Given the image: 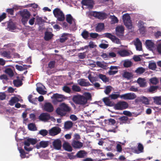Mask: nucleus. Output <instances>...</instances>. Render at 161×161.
I'll return each instance as SVG.
<instances>
[{
  "label": "nucleus",
  "mask_w": 161,
  "mask_h": 161,
  "mask_svg": "<svg viewBox=\"0 0 161 161\" xmlns=\"http://www.w3.org/2000/svg\"><path fill=\"white\" fill-rule=\"evenodd\" d=\"M71 110V108L68 105L63 103L60 105L59 107L57 108L56 112L58 115L63 116L66 114V112H69Z\"/></svg>",
  "instance_id": "f257e3e1"
},
{
  "label": "nucleus",
  "mask_w": 161,
  "mask_h": 161,
  "mask_svg": "<svg viewBox=\"0 0 161 161\" xmlns=\"http://www.w3.org/2000/svg\"><path fill=\"white\" fill-rule=\"evenodd\" d=\"M72 100L76 104L85 105L86 103V100L83 95H74L72 97Z\"/></svg>",
  "instance_id": "f03ea898"
},
{
  "label": "nucleus",
  "mask_w": 161,
  "mask_h": 161,
  "mask_svg": "<svg viewBox=\"0 0 161 161\" xmlns=\"http://www.w3.org/2000/svg\"><path fill=\"white\" fill-rule=\"evenodd\" d=\"M19 14L21 17V21L22 23L25 25L26 24L30 18L31 14L26 9H24L19 11Z\"/></svg>",
  "instance_id": "7ed1b4c3"
},
{
  "label": "nucleus",
  "mask_w": 161,
  "mask_h": 161,
  "mask_svg": "<svg viewBox=\"0 0 161 161\" xmlns=\"http://www.w3.org/2000/svg\"><path fill=\"white\" fill-rule=\"evenodd\" d=\"M53 13L58 21H63L65 19L64 15L60 8H55L53 10Z\"/></svg>",
  "instance_id": "20e7f679"
},
{
  "label": "nucleus",
  "mask_w": 161,
  "mask_h": 161,
  "mask_svg": "<svg viewBox=\"0 0 161 161\" xmlns=\"http://www.w3.org/2000/svg\"><path fill=\"white\" fill-rule=\"evenodd\" d=\"M122 19L124 25L128 29H131L132 28V22L130 20V15L128 14H126L123 15Z\"/></svg>",
  "instance_id": "39448f33"
},
{
  "label": "nucleus",
  "mask_w": 161,
  "mask_h": 161,
  "mask_svg": "<svg viewBox=\"0 0 161 161\" xmlns=\"http://www.w3.org/2000/svg\"><path fill=\"white\" fill-rule=\"evenodd\" d=\"M128 107V103L125 101H119L114 106L116 109L120 110L125 109Z\"/></svg>",
  "instance_id": "423d86ee"
},
{
  "label": "nucleus",
  "mask_w": 161,
  "mask_h": 161,
  "mask_svg": "<svg viewBox=\"0 0 161 161\" xmlns=\"http://www.w3.org/2000/svg\"><path fill=\"white\" fill-rule=\"evenodd\" d=\"M92 15L100 19H104L107 18V15L105 13L93 11L90 13Z\"/></svg>",
  "instance_id": "0eeeda50"
},
{
  "label": "nucleus",
  "mask_w": 161,
  "mask_h": 161,
  "mask_svg": "<svg viewBox=\"0 0 161 161\" xmlns=\"http://www.w3.org/2000/svg\"><path fill=\"white\" fill-rule=\"evenodd\" d=\"M61 131L60 128L58 126H55L49 130V134L51 136H54L60 133Z\"/></svg>",
  "instance_id": "6e6552de"
},
{
  "label": "nucleus",
  "mask_w": 161,
  "mask_h": 161,
  "mask_svg": "<svg viewBox=\"0 0 161 161\" xmlns=\"http://www.w3.org/2000/svg\"><path fill=\"white\" fill-rule=\"evenodd\" d=\"M136 97V95L134 93H127L120 95V97L124 100H133Z\"/></svg>",
  "instance_id": "1a4fd4ad"
},
{
  "label": "nucleus",
  "mask_w": 161,
  "mask_h": 161,
  "mask_svg": "<svg viewBox=\"0 0 161 161\" xmlns=\"http://www.w3.org/2000/svg\"><path fill=\"white\" fill-rule=\"evenodd\" d=\"M116 34L119 38H121L124 36V29L122 26H118L116 27Z\"/></svg>",
  "instance_id": "9d476101"
},
{
  "label": "nucleus",
  "mask_w": 161,
  "mask_h": 161,
  "mask_svg": "<svg viewBox=\"0 0 161 161\" xmlns=\"http://www.w3.org/2000/svg\"><path fill=\"white\" fill-rule=\"evenodd\" d=\"M135 102L140 103H141L146 105L149 104V100L147 97L144 96L138 97L135 100Z\"/></svg>",
  "instance_id": "9b49d317"
},
{
  "label": "nucleus",
  "mask_w": 161,
  "mask_h": 161,
  "mask_svg": "<svg viewBox=\"0 0 161 161\" xmlns=\"http://www.w3.org/2000/svg\"><path fill=\"white\" fill-rule=\"evenodd\" d=\"M51 98L54 99L56 101L58 102H62L64 101V99L65 98V97L63 95L56 93L54 94Z\"/></svg>",
  "instance_id": "f8f14e48"
},
{
  "label": "nucleus",
  "mask_w": 161,
  "mask_h": 161,
  "mask_svg": "<svg viewBox=\"0 0 161 161\" xmlns=\"http://www.w3.org/2000/svg\"><path fill=\"white\" fill-rule=\"evenodd\" d=\"M78 84L81 86L87 87L91 85V84L86 80L84 79H80L77 81Z\"/></svg>",
  "instance_id": "ddd939ff"
},
{
  "label": "nucleus",
  "mask_w": 161,
  "mask_h": 161,
  "mask_svg": "<svg viewBox=\"0 0 161 161\" xmlns=\"http://www.w3.org/2000/svg\"><path fill=\"white\" fill-rule=\"evenodd\" d=\"M117 53L120 56L122 57L129 56L132 54L131 51L125 49L118 51Z\"/></svg>",
  "instance_id": "4468645a"
},
{
  "label": "nucleus",
  "mask_w": 161,
  "mask_h": 161,
  "mask_svg": "<svg viewBox=\"0 0 161 161\" xmlns=\"http://www.w3.org/2000/svg\"><path fill=\"white\" fill-rule=\"evenodd\" d=\"M61 142L59 139L54 140L53 142V145L54 149L57 150H60L61 147Z\"/></svg>",
  "instance_id": "2eb2a0df"
},
{
  "label": "nucleus",
  "mask_w": 161,
  "mask_h": 161,
  "mask_svg": "<svg viewBox=\"0 0 161 161\" xmlns=\"http://www.w3.org/2000/svg\"><path fill=\"white\" fill-rule=\"evenodd\" d=\"M81 3L83 5L87 6L90 9H92L93 7L92 0H82Z\"/></svg>",
  "instance_id": "dca6fc26"
},
{
  "label": "nucleus",
  "mask_w": 161,
  "mask_h": 161,
  "mask_svg": "<svg viewBox=\"0 0 161 161\" xmlns=\"http://www.w3.org/2000/svg\"><path fill=\"white\" fill-rule=\"evenodd\" d=\"M105 126H112L114 125L116 121L114 119L109 118L107 119H105L104 121Z\"/></svg>",
  "instance_id": "f3484780"
},
{
  "label": "nucleus",
  "mask_w": 161,
  "mask_h": 161,
  "mask_svg": "<svg viewBox=\"0 0 161 161\" xmlns=\"http://www.w3.org/2000/svg\"><path fill=\"white\" fill-rule=\"evenodd\" d=\"M53 35L51 32L47 31L45 32L44 39L46 41H48L52 38Z\"/></svg>",
  "instance_id": "a211bd4d"
},
{
  "label": "nucleus",
  "mask_w": 161,
  "mask_h": 161,
  "mask_svg": "<svg viewBox=\"0 0 161 161\" xmlns=\"http://www.w3.org/2000/svg\"><path fill=\"white\" fill-rule=\"evenodd\" d=\"M44 108L46 111L49 112H52L53 110V105L49 103H46L45 104Z\"/></svg>",
  "instance_id": "6ab92c4d"
},
{
  "label": "nucleus",
  "mask_w": 161,
  "mask_h": 161,
  "mask_svg": "<svg viewBox=\"0 0 161 161\" xmlns=\"http://www.w3.org/2000/svg\"><path fill=\"white\" fill-rule=\"evenodd\" d=\"M33 95L31 94L29 95L28 97V100L30 103L35 104L37 102V99L39 102H40V96H39L38 98L35 97L34 98H33Z\"/></svg>",
  "instance_id": "aec40b11"
},
{
  "label": "nucleus",
  "mask_w": 161,
  "mask_h": 161,
  "mask_svg": "<svg viewBox=\"0 0 161 161\" xmlns=\"http://www.w3.org/2000/svg\"><path fill=\"white\" fill-rule=\"evenodd\" d=\"M72 145L74 148H80L83 146V144L82 142L74 140L73 141Z\"/></svg>",
  "instance_id": "412c9836"
},
{
  "label": "nucleus",
  "mask_w": 161,
  "mask_h": 161,
  "mask_svg": "<svg viewBox=\"0 0 161 161\" xmlns=\"http://www.w3.org/2000/svg\"><path fill=\"white\" fill-rule=\"evenodd\" d=\"M87 154V153L84 150H80L78 151L75 157L76 158H84L85 157Z\"/></svg>",
  "instance_id": "4be33fe9"
},
{
  "label": "nucleus",
  "mask_w": 161,
  "mask_h": 161,
  "mask_svg": "<svg viewBox=\"0 0 161 161\" xmlns=\"http://www.w3.org/2000/svg\"><path fill=\"white\" fill-rule=\"evenodd\" d=\"M134 45L136 47L137 50L140 51L142 50V42L138 38H136V42L134 43Z\"/></svg>",
  "instance_id": "5701e85b"
},
{
  "label": "nucleus",
  "mask_w": 161,
  "mask_h": 161,
  "mask_svg": "<svg viewBox=\"0 0 161 161\" xmlns=\"http://www.w3.org/2000/svg\"><path fill=\"white\" fill-rule=\"evenodd\" d=\"M24 144L25 145L24 147V148L26 151L29 152L32 150L33 149L32 148L27 147V146H29L30 145V142L28 141V138L24 141Z\"/></svg>",
  "instance_id": "b1692460"
},
{
  "label": "nucleus",
  "mask_w": 161,
  "mask_h": 161,
  "mask_svg": "<svg viewBox=\"0 0 161 161\" xmlns=\"http://www.w3.org/2000/svg\"><path fill=\"white\" fill-rule=\"evenodd\" d=\"M63 147L64 149L68 151L71 152L72 150V148L69 144L66 142H65L63 144Z\"/></svg>",
  "instance_id": "393cba45"
},
{
  "label": "nucleus",
  "mask_w": 161,
  "mask_h": 161,
  "mask_svg": "<svg viewBox=\"0 0 161 161\" xmlns=\"http://www.w3.org/2000/svg\"><path fill=\"white\" fill-rule=\"evenodd\" d=\"M103 101L106 105L108 106H112L113 105V103L110 101L108 97H105L103 99Z\"/></svg>",
  "instance_id": "a878e982"
},
{
  "label": "nucleus",
  "mask_w": 161,
  "mask_h": 161,
  "mask_svg": "<svg viewBox=\"0 0 161 161\" xmlns=\"http://www.w3.org/2000/svg\"><path fill=\"white\" fill-rule=\"evenodd\" d=\"M50 118V115L47 113L41 114V120L46 121Z\"/></svg>",
  "instance_id": "bb28decb"
},
{
  "label": "nucleus",
  "mask_w": 161,
  "mask_h": 161,
  "mask_svg": "<svg viewBox=\"0 0 161 161\" xmlns=\"http://www.w3.org/2000/svg\"><path fill=\"white\" fill-rule=\"evenodd\" d=\"M104 25L103 23H99L96 27V31L97 32H100L104 29Z\"/></svg>",
  "instance_id": "cd10ccee"
},
{
  "label": "nucleus",
  "mask_w": 161,
  "mask_h": 161,
  "mask_svg": "<svg viewBox=\"0 0 161 161\" xmlns=\"http://www.w3.org/2000/svg\"><path fill=\"white\" fill-rule=\"evenodd\" d=\"M123 76L127 79V80H130L133 77L132 74L129 72H125L123 74Z\"/></svg>",
  "instance_id": "c85d7f7f"
},
{
  "label": "nucleus",
  "mask_w": 161,
  "mask_h": 161,
  "mask_svg": "<svg viewBox=\"0 0 161 161\" xmlns=\"http://www.w3.org/2000/svg\"><path fill=\"white\" fill-rule=\"evenodd\" d=\"M66 21L69 24H71L72 22H75V19L73 18L71 15L70 14H68L66 15Z\"/></svg>",
  "instance_id": "c756f323"
},
{
  "label": "nucleus",
  "mask_w": 161,
  "mask_h": 161,
  "mask_svg": "<svg viewBox=\"0 0 161 161\" xmlns=\"http://www.w3.org/2000/svg\"><path fill=\"white\" fill-rule=\"evenodd\" d=\"M154 103L158 105H161V97L156 96L153 97Z\"/></svg>",
  "instance_id": "7c9ffc66"
},
{
  "label": "nucleus",
  "mask_w": 161,
  "mask_h": 161,
  "mask_svg": "<svg viewBox=\"0 0 161 161\" xmlns=\"http://www.w3.org/2000/svg\"><path fill=\"white\" fill-rule=\"evenodd\" d=\"M13 83L14 86L16 87H19L23 84L22 80L19 79L14 80L13 81Z\"/></svg>",
  "instance_id": "2f4dec72"
},
{
  "label": "nucleus",
  "mask_w": 161,
  "mask_h": 161,
  "mask_svg": "<svg viewBox=\"0 0 161 161\" xmlns=\"http://www.w3.org/2000/svg\"><path fill=\"white\" fill-rule=\"evenodd\" d=\"M98 76L99 78L105 83L108 82L109 81L108 78L105 75L101 74L99 75Z\"/></svg>",
  "instance_id": "473e14b6"
},
{
  "label": "nucleus",
  "mask_w": 161,
  "mask_h": 161,
  "mask_svg": "<svg viewBox=\"0 0 161 161\" xmlns=\"http://www.w3.org/2000/svg\"><path fill=\"white\" fill-rule=\"evenodd\" d=\"M137 83L141 87H145L146 86V83L143 79L139 78L137 80Z\"/></svg>",
  "instance_id": "72a5a7b5"
},
{
  "label": "nucleus",
  "mask_w": 161,
  "mask_h": 161,
  "mask_svg": "<svg viewBox=\"0 0 161 161\" xmlns=\"http://www.w3.org/2000/svg\"><path fill=\"white\" fill-rule=\"evenodd\" d=\"M73 125V123L71 121H67L64 123V127L65 129H69L71 128Z\"/></svg>",
  "instance_id": "f704fd0d"
},
{
  "label": "nucleus",
  "mask_w": 161,
  "mask_h": 161,
  "mask_svg": "<svg viewBox=\"0 0 161 161\" xmlns=\"http://www.w3.org/2000/svg\"><path fill=\"white\" fill-rule=\"evenodd\" d=\"M7 28L9 29V30H14L16 29L15 25L12 21L9 22L8 23Z\"/></svg>",
  "instance_id": "c9c22d12"
},
{
  "label": "nucleus",
  "mask_w": 161,
  "mask_h": 161,
  "mask_svg": "<svg viewBox=\"0 0 161 161\" xmlns=\"http://www.w3.org/2000/svg\"><path fill=\"white\" fill-rule=\"evenodd\" d=\"M19 101V99L17 97H12L9 101V104L11 106H13L16 103Z\"/></svg>",
  "instance_id": "e433bc0d"
},
{
  "label": "nucleus",
  "mask_w": 161,
  "mask_h": 161,
  "mask_svg": "<svg viewBox=\"0 0 161 161\" xmlns=\"http://www.w3.org/2000/svg\"><path fill=\"white\" fill-rule=\"evenodd\" d=\"M68 38L67 36V34L64 33L61 36L59 39V41L61 43L64 42L68 39Z\"/></svg>",
  "instance_id": "4c0bfd02"
},
{
  "label": "nucleus",
  "mask_w": 161,
  "mask_h": 161,
  "mask_svg": "<svg viewBox=\"0 0 161 161\" xmlns=\"http://www.w3.org/2000/svg\"><path fill=\"white\" fill-rule=\"evenodd\" d=\"M148 67L149 69L152 70H155L157 68L156 63L154 62H150L149 64Z\"/></svg>",
  "instance_id": "58836bf2"
},
{
  "label": "nucleus",
  "mask_w": 161,
  "mask_h": 161,
  "mask_svg": "<svg viewBox=\"0 0 161 161\" xmlns=\"http://www.w3.org/2000/svg\"><path fill=\"white\" fill-rule=\"evenodd\" d=\"M81 35L84 39H87L89 37V33L88 31L86 30H84L81 33Z\"/></svg>",
  "instance_id": "ea45409f"
},
{
  "label": "nucleus",
  "mask_w": 161,
  "mask_h": 161,
  "mask_svg": "<svg viewBox=\"0 0 161 161\" xmlns=\"http://www.w3.org/2000/svg\"><path fill=\"white\" fill-rule=\"evenodd\" d=\"M72 89L73 91L75 92H80L81 91L80 87L76 85H74L72 86Z\"/></svg>",
  "instance_id": "a19ab883"
},
{
  "label": "nucleus",
  "mask_w": 161,
  "mask_h": 161,
  "mask_svg": "<svg viewBox=\"0 0 161 161\" xmlns=\"http://www.w3.org/2000/svg\"><path fill=\"white\" fill-rule=\"evenodd\" d=\"M5 72L10 77H13L14 76V73L12 69L10 68L6 69L5 70Z\"/></svg>",
  "instance_id": "79ce46f5"
},
{
  "label": "nucleus",
  "mask_w": 161,
  "mask_h": 161,
  "mask_svg": "<svg viewBox=\"0 0 161 161\" xmlns=\"http://www.w3.org/2000/svg\"><path fill=\"white\" fill-rule=\"evenodd\" d=\"M145 71V69L141 67H139L135 71V72L138 74H141Z\"/></svg>",
  "instance_id": "37998d69"
},
{
  "label": "nucleus",
  "mask_w": 161,
  "mask_h": 161,
  "mask_svg": "<svg viewBox=\"0 0 161 161\" xmlns=\"http://www.w3.org/2000/svg\"><path fill=\"white\" fill-rule=\"evenodd\" d=\"M158 88V86H150L148 89V91L150 92L153 93L154 92H156Z\"/></svg>",
  "instance_id": "c03bdc74"
},
{
  "label": "nucleus",
  "mask_w": 161,
  "mask_h": 161,
  "mask_svg": "<svg viewBox=\"0 0 161 161\" xmlns=\"http://www.w3.org/2000/svg\"><path fill=\"white\" fill-rule=\"evenodd\" d=\"M1 55L3 56L6 57L8 58H11L10 52L9 51H3Z\"/></svg>",
  "instance_id": "a18cd8bd"
},
{
  "label": "nucleus",
  "mask_w": 161,
  "mask_h": 161,
  "mask_svg": "<svg viewBox=\"0 0 161 161\" xmlns=\"http://www.w3.org/2000/svg\"><path fill=\"white\" fill-rule=\"evenodd\" d=\"M49 143L48 141H41V147L45 148L49 145Z\"/></svg>",
  "instance_id": "49530a36"
},
{
  "label": "nucleus",
  "mask_w": 161,
  "mask_h": 161,
  "mask_svg": "<svg viewBox=\"0 0 161 161\" xmlns=\"http://www.w3.org/2000/svg\"><path fill=\"white\" fill-rule=\"evenodd\" d=\"M146 44L148 48H152L153 46V43L150 40H146Z\"/></svg>",
  "instance_id": "de8ad7c7"
},
{
  "label": "nucleus",
  "mask_w": 161,
  "mask_h": 161,
  "mask_svg": "<svg viewBox=\"0 0 161 161\" xmlns=\"http://www.w3.org/2000/svg\"><path fill=\"white\" fill-rule=\"evenodd\" d=\"M28 128L30 130L34 131L36 130V127L34 124L30 123L28 125Z\"/></svg>",
  "instance_id": "09e8293b"
},
{
  "label": "nucleus",
  "mask_w": 161,
  "mask_h": 161,
  "mask_svg": "<svg viewBox=\"0 0 161 161\" xmlns=\"http://www.w3.org/2000/svg\"><path fill=\"white\" fill-rule=\"evenodd\" d=\"M112 87L111 86H107L105 89L104 91V92L106 94L108 95L111 92L112 90Z\"/></svg>",
  "instance_id": "8fccbe9b"
},
{
  "label": "nucleus",
  "mask_w": 161,
  "mask_h": 161,
  "mask_svg": "<svg viewBox=\"0 0 161 161\" xmlns=\"http://www.w3.org/2000/svg\"><path fill=\"white\" fill-rule=\"evenodd\" d=\"M119 120L120 121H121L122 123H125L127 121L128 118V117L126 116H123L119 118Z\"/></svg>",
  "instance_id": "3c124183"
},
{
  "label": "nucleus",
  "mask_w": 161,
  "mask_h": 161,
  "mask_svg": "<svg viewBox=\"0 0 161 161\" xmlns=\"http://www.w3.org/2000/svg\"><path fill=\"white\" fill-rule=\"evenodd\" d=\"M120 95L119 94H112L109 95V97L110 98L112 99H117L119 97H120Z\"/></svg>",
  "instance_id": "603ef678"
},
{
  "label": "nucleus",
  "mask_w": 161,
  "mask_h": 161,
  "mask_svg": "<svg viewBox=\"0 0 161 161\" xmlns=\"http://www.w3.org/2000/svg\"><path fill=\"white\" fill-rule=\"evenodd\" d=\"M150 83L153 85H156L158 82V79L156 77L151 78L150 80Z\"/></svg>",
  "instance_id": "864d4df0"
},
{
  "label": "nucleus",
  "mask_w": 161,
  "mask_h": 161,
  "mask_svg": "<svg viewBox=\"0 0 161 161\" xmlns=\"http://www.w3.org/2000/svg\"><path fill=\"white\" fill-rule=\"evenodd\" d=\"M19 152L20 153V156L22 158H24L26 156V153L24 149L22 148L19 149Z\"/></svg>",
  "instance_id": "5fc2aeb1"
},
{
  "label": "nucleus",
  "mask_w": 161,
  "mask_h": 161,
  "mask_svg": "<svg viewBox=\"0 0 161 161\" xmlns=\"http://www.w3.org/2000/svg\"><path fill=\"white\" fill-rule=\"evenodd\" d=\"M132 62L130 61H125L123 64L124 66L126 68H128L131 66Z\"/></svg>",
  "instance_id": "6e6d98bb"
},
{
  "label": "nucleus",
  "mask_w": 161,
  "mask_h": 161,
  "mask_svg": "<svg viewBox=\"0 0 161 161\" xmlns=\"http://www.w3.org/2000/svg\"><path fill=\"white\" fill-rule=\"evenodd\" d=\"M112 24H115L118 22V20L117 18L114 15L112 16L111 17Z\"/></svg>",
  "instance_id": "4d7b16f0"
},
{
  "label": "nucleus",
  "mask_w": 161,
  "mask_h": 161,
  "mask_svg": "<svg viewBox=\"0 0 161 161\" xmlns=\"http://www.w3.org/2000/svg\"><path fill=\"white\" fill-rule=\"evenodd\" d=\"M85 98L86 100V103L88 100H90L92 98V96L91 94L89 92H87L85 94Z\"/></svg>",
  "instance_id": "13d9d810"
},
{
  "label": "nucleus",
  "mask_w": 161,
  "mask_h": 161,
  "mask_svg": "<svg viewBox=\"0 0 161 161\" xmlns=\"http://www.w3.org/2000/svg\"><path fill=\"white\" fill-rule=\"evenodd\" d=\"M137 148L139 152V153L143 152L144 147L142 144L139 143L138 145Z\"/></svg>",
  "instance_id": "bf43d9fd"
},
{
  "label": "nucleus",
  "mask_w": 161,
  "mask_h": 161,
  "mask_svg": "<svg viewBox=\"0 0 161 161\" xmlns=\"http://www.w3.org/2000/svg\"><path fill=\"white\" fill-rule=\"evenodd\" d=\"M28 141L30 142V143L32 145H34L37 142V140L36 139L28 138Z\"/></svg>",
  "instance_id": "052dcab7"
},
{
  "label": "nucleus",
  "mask_w": 161,
  "mask_h": 161,
  "mask_svg": "<svg viewBox=\"0 0 161 161\" xmlns=\"http://www.w3.org/2000/svg\"><path fill=\"white\" fill-rule=\"evenodd\" d=\"M104 35L105 37H106L110 39L111 40L113 39V38L114 36L111 33H105L104 34Z\"/></svg>",
  "instance_id": "680f3d73"
},
{
  "label": "nucleus",
  "mask_w": 161,
  "mask_h": 161,
  "mask_svg": "<svg viewBox=\"0 0 161 161\" xmlns=\"http://www.w3.org/2000/svg\"><path fill=\"white\" fill-rule=\"evenodd\" d=\"M104 35L105 37H106L110 39L111 40L113 39V38L114 36L111 33H105L104 34Z\"/></svg>",
  "instance_id": "e2e57ef3"
},
{
  "label": "nucleus",
  "mask_w": 161,
  "mask_h": 161,
  "mask_svg": "<svg viewBox=\"0 0 161 161\" xmlns=\"http://www.w3.org/2000/svg\"><path fill=\"white\" fill-rule=\"evenodd\" d=\"M63 90L64 92L67 93H69L71 92L70 88L66 86H63Z\"/></svg>",
  "instance_id": "0e129e2a"
},
{
  "label": "nucleus",
  "mask_w": 161,
  "mask_h": 161,
  "mask_svg": "<svg viewBox=\"0 0 161 161\" xmlns=\"http://www.w3.org/2000/svg\"><path fill=\"white\" fill-rule=\"evenodd\" d=\"M55 64V61H51L48 64V67L51 69H53L54 67Z\"/></svg>",
  "instance_id": "69168bd1"
},
{
  "label": "nucleus",
  "mask_w": 161,
  "mask_h": 161,
  "mask_svg": "<svg viewBox=\"0 0 161 161\" xmlns=\"http://www.w3.org/2000/svg\"><path fill=\"white\" fill-rule=\"evenodd\" d=\"M6 97V94L3 92H0V100H3L5 99Z\"/></svg>",
  "instance_id": "338daca9"
},
{
  "label": "nucleus",
  "mask_w": 161,
  "mask_h": 161,
  "mask_svg": "<svg viewBox=\"0 0 161 161\" xmlns=\"http://www.w3.org/2000/svg\"><path fill=\"white\" fill-rule=\"evenodd\" d=\"M113 39L112 40L113 42L118 44H121V42L120 41L119 39L116 37L115 36H114Z\"/></svg>",
  "instance_id": "774afa93"
}]
</instances>
